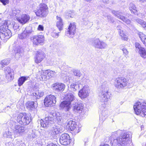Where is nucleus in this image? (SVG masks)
<instances>
[{
	"mask_svg": "<svg viewBox=\"0 0 146 146\" xmlns=\"http://www.w3.org/2000/svg\"><path fill=\"white\" fill-rule=\"evenodd\" d=\"M46 146H57V145L53 143H52L48 142V145Z\"/></svg>",
	"mask_w": 146,
	"mask_h": 146,
	"instance_id": "obj_56",
	"label": "nucleus"
},
{
	"mask_svg": "<svg viewBox=\"0 0 146 146\" xmlns=\"http://www.w3.org/2000/svg\"><path fill=\"white\" fill-rule=\"evenodd\" d=\"M107 17H108V19H109L111 17L110 16H107Z\"/></svg>",
	"mask_w": 146,
	"mask_h": 146,
	"instance_id": "obj_63",
	"label": "nucleus"
},
{
	"mask_svg": "<svg viewBox=\"0 0 146 146\" xmlns=\"http://www.w3.org/2000/svg\"><path fill=\"white\" fill-rule=\"evenodd\" d=\"M76 33L75 23H70L68 28L66 31L65 35L70 38H73Z\"/></svg>",
	"mask_w": 146,
	"mask_h": 146,
	"instance_id": "obj_9",
	"label": "nucleus"
},
{
	"mask_svg": "<svg viewBox=\"0 0 146 146\" xmlns=\"http://www.w3.org/2000/svg\"><path fill=\"white\" fill-rule=\"evenodd\" d=\"M133 108L135 113L142 117L146 115V103L137 102L133 106Z\"/></svg>",
	"mask_w": 146,
	"mask_h": 146,
	"instance_id": "obj_4",
	"label": "nucleus"
},
{
	"mask_svg": "<svg viewBox=\"0 0 146 146\" xmlns=\"http://www.w3.org/2000/svg\"><path fill=\"white\" fill-rule=\"evenodd\" d=\"M117 132H115L113 133H112V135H113L114 134H116Z\"/></svg>",
	"mask_w": 146,
	"mask_h": 146,
	"instance_id": "obj_62",
	"label": "nucleus"
},
{
	"mask_svg": "<svg viewBox=\"0 0 146 146\" xmlns=\"http://www.w3.org/2000/svg\"><path fill=\"white\" fill-rule=\"evenodd\" d=\"M14 134L17 136L22 135L25 132V127L21 125H16L13 129Z\"/></svg>",
	"mask_w": 146,
	"mask_h": 146,
	"instance_id": "obj_15",
	"label": "nucleus"
},
{
	"mask_svg": "<svg viewBox=\"0 0 146 146\" xmlns=\"http://www.w3.org/2000/svg\"><path fill=\"white\" fill-rule=\"evenodd\" d=\"M40 80L45 81L47 79V77L46 75L43 74V73L41 74L40 77Z\"/></svg>",
	"mask_w": 146,
	"mask_h": 146,
	"instance_id": "obj_49",
	"label": "nucleus"
},
{
	"mask_svg": "<svg viewBox=\"0 0 146 146\" xmlns=\"http://www.w3.org/2000/svg\"><path fill=\"white\" fill-rule=\"evenodd\" d=\"M130 134L131 136L128 135V137L129 136V139H128V144L129 143L130 146H133V143L131 142V139H130V138H131V133H130ZM130 135V134L128 133V135Z\"/></svg>",
	"mask_w": 146,
	"mask_h": 146,
	"instance_id": "obj_54",
	"label": "nucleus"
},
{
	"mask_svg": "<svg viewBox=\"0 0 146 146\" xmlns=\"http://www.w3.org/2000/svg\"><path fill=\"white\" fill-rule=\"evenodd\" d=\"M65 101H67L68 102H74L76 101V97L74 96V94L72 93H70L66 95L65 97Z\"/></svg>",
	"mask_w": 146,
	"mask_h": 146,
	"instance_id": "obj_22",
	"label": "nucleus"
},
{
	"mask_svg": "<svg viewBox=\"0 0 146 146\" xmlns=\"http://www.w3.org/2000/svg\"><path fill=\"white\" fill-rule=\"evenodd\" d=\"M36 137V135L35 132L33 131L32 133L30 135V137L31 138H35Z\"/></svg>",
	"mask_w": 146,
	"mask_h": 146,
	"instance_id": "obj_53",
	"label": "nucleus"
},
{
	"mask_svg": "<svg viewBox=\"0 0 146 146\" xmlns=\"http://www.w3.org/2000/svg\"><path fill=\"white\" fill-rule=\"evenodd\" d=\"M127 136L126 134H124L122 136H120L117 139H114L112 142L111 141L112 146H125L127 145Z\"/></svg>",
	"mask_w": 146,
	"mask_h": 146,
	"instance_id": "obj_6",
	"label": "nucleus"
},
{
	"mask_svg": "<svg viewBox=\"0 0 146 146\" xmlns=\"http://www.w3.org/2000/svg\"><path fill=\"white\" fill-rule=\"evenodd\" d=\"M107 82H105V84H102V90L99 95V99L100 102H107L111 95V93L109 90L108 85Z\"/></svg>",
	"mask_w": 146,
	"mask_h": 146,
	"instance_id": "obj_3",
	"label": "nucleus"
},
{
	"mask_svg": "<svg viewBox=\"0 0 146 146\" xmlns=\"http://www.w3.org/2000/svg\"><path fill=\"white\" fill-rule=\"evenodd\" d=\"M44 28L43 25H40L38 26L37 28L38 30L39 31H43L44 30Z\"/></svg>",
	"mask_w": 146,
	"mask_h": 146,
	"instance_id": "obj_55",
	"label": "nucleus"
},
{
	"mask_svg": "<svg viewBox=\"0 0 146 146\" xmlns=\"http://www.w3.org/2000/svg\"><path fill=\"white\" fill-rule=\"evenodd\" d=\"M129 9L131 13L135 14H137V11L135 5L132 3H131L129 5Z\"/></svg>",
	"mask_w": 146,
	"mask_h": 146,
	"instance_id": "obj_35",
	"label": "nucleus"
},
{
	"mask_svg": "<svg viewBox=\"0 0 146 146\" xmlns=\"http://www.w3.org/2000/svg\"><path fill=\"white\" fill-rule=\"evenodd\" d=\"M92 45L95 48L98 49L105 48L107 46L105 42L100 40L99 38L93 40L92 42Z\"/></svg>",
	"mask_w": 146,
	"mask_h": 146,
	"instance_id": "obj_11",
	"label": "nucleus"
},
{
	"mask_svg": "<svg viewBox=\"0 0 146 146\" xmlns=\"http://www.w3.org/2000/svg\"><path fill=\"white\" fill-rule=\"evenodd\" d=\"M51 35L53 37L55 38H57L58 36V33L54 32H52L51 33Z\"/></svg>",
	"mask_w": 146,
	"mask_h": 146,
	"instance_id": "obj_52",
	"label": "nucleus"
},
{
	"mask_svg": "<svg viewBox=\"0 0 146 146\" xmlns=\"http://www.w3.org/2000/svg\"><path fill=\"white\" fill-rule=\"evenodd\" d=\"M56 26L60 31H61L62 30L63 27L62 20L60 17L57 16H56Z\"/></svg>",
	"mask_w": 146,
	"mask_h": 146,
	"instance_id": "obj_27",
	"label": "nucleus"
},
{
	"mask_svg": "<svg viewBox=\"0 0 146 146\" xmlns=\"http://www.w3.org/2000/svg\"><path fill=\"white\" fill-rule=\"evenodd\" d=\"M10 108V107H9V106H7V107H6V108H5V110H6V109H7V108Z\"/></svg>",
	"mask_w": 146,
	"mask_h": 146,
	"instance_id": "obj_61",
	"label": "nucleus"
},
{
	"mask_svg": "<svg viewBox=\"0 0 146 146\" xmlns=\"http://www.w3.org/2000/svg\"><path fill=\"white\" fill-rule=\"evenodd\" d=\"M76 126L75 121L72 120H70L67 123V127H68L69 130L72 131L74 130Z\"/></svg>",
	"mask_w": 146,
	"mask_h": 146,
	"instance_id": "obj_25",
	"label": "nucleus"
},
{
	"mask_svg": "<svg viewBox=\"0 0 146 146\" xmlns=\"http://www.w3.org/2000/svg\"><path fill=\"white\" fill-rule=\"evenodd\" d=\"M48 7L45 4H41L40 5L39 8L35 12L37 16L43 17L46 16L48 13Z\"/></svg>",
	"mask_w": 146,
	"mask_h": 146,
	"instance_id": "obj_7",
	"label": "nucleus"
},
{
	"mask_svg": "<svg viewBox=\"0 0 146 146\" xmlns=\"http://www.w3.org/2000/svg\"><path fill=\"white\" fill-rule=\"evenodd\" d=\"M29 35L24 31L21 34L19 35V37L20 39H23L28 38Z\"/></svg>",
	"mask_w": 146,
	"mask_h": 146,
	"instance_id": "obj_36",
	"label": "nucleus"
},
{
	"mask_svg": "<svg viewBox=\"0 0 146 146\" xmlns=\"http://www.w3.org/2000/svg\"><path fill=\"white\" fill-rule=\"evenodd\" d=\"M44 94V93L38 90L32 93L31 95L34 96V98L36 99H39L40 97L42 96Z\"/></svg>",
	"mask_w": 146,
	"mask_h": 146,
	"instance_id": "obj_29",
	"label": "nucleus"
},
{
	"mask_svg": "<svg viewBox=\"0 0 146 146\" xmlns=\"http://www.w3.org/2000/svg\"><path fill=\"white\" fill-rule=\"evenodd\" d=\"M112 13L114 14L115 16L117 17L118 18L120 19L121 20L123 21L124 22L128 24L127 19L126 18H125L124 17L121 16L120 14V12L118 11H116L114 10L112 11Z\"/></svg>",
	"mask_w": 146,
	"mask_h": 146,
	"instance_id": "obj_24",
	"label": "nucleus"
},
{
	"mask_svg": "<svg viewBox=\"0 0 146 146\" xmlns=\"http://www.w3.org/2000/svg\"><path fill=\"white\" fill-rule=\"evenodd\" d=\"M56 97L52 95L47 96L44 99V103L45 106L47 107L54 106L56 102Z\"/></svg>",
	"mask_w": 146,
	"mask_h": 146,
	"instance_id": "obj_8",
	"label": "nucleus"
},
{
	"mask_svg": "<svg viewBox=\"0 0 146 146\" xmlns=\"http://www.w3.org/2000/svg\"><path fill=\"white\" fill-rule=\"evenodd\" d=\"M7 22L3 21L0 23V39L2 40H7L11 36L10 31L8 29Z\"/></svg>",
	"mask_w": 146,
	"mask_h": 146,
	"instance_id": "obj_2",
	"label": "nucleus"
},
{
	"mask_svg": "<svg viewBox=\"0 0 146 146\" xmlns=\"http://www.w3.org/2000/svg\"><path fill=\"white\" fill-rule=\"evenodd\" d=\"M29 76H22L19 78L18 80V85L19 86H21L22 85L24 82L29 78Z\"/></svg>",
	"mask_w": 146,
	"mask_h": 146,
	"instance_id": "obj_30",
	"label": "nucleus"
},
{
	"mask_svg": "<svg viewBox=\"0 0 146 146\" xmlns=\"http://www.w3.org/2000/svg\"><path fill=\"white\" fill-rule=\"evenodd\" d=\"M30 19V17L27 15H23L20 19L19 18L18 20L19 22L23 24L26 23Z\"/></svg>",
	"mask_w": 146,
	"mask_h": 146,
	"instance_id": "obj_26",
	"label": "nucleus"
},
{
	"mask_svg": "<svg viewBox=\"0 0 146 146\" xmlns=\"http://www.w3.org/2000/svg\"><path fill=\"white\" fill-rule=\"evenodd\" d=\"M136 22L140 25L144 29L146 27V23L143 20L139 19H137L136 20Z\"/></svg>",
	"mask_w": 146,
	"mask_h": 146,
	"instance_id": "obj_39",
	"label": "nucleus"
},
{
	"mask_svg": "<svg viewBox=\"0 0 146 146\" xmlns=\"http://www.w3.org/2000/svg\"><path fill=\"white\" fill-rule=\"evenodd\" d=\"M80 84L78 82H74L71 84L70 85V87L72 88V90L74 91H76V90L78 89L80 86Z\"/></svg>",
	"mask_w": 146,
	"mask_h": 146,
	"instance_id": "obj_33",
	"label": "nucleus"
},
{
	"mask_svg": "<svg viewBox=\"0 0 146 146\" xmlns=\"http://www.w3.org/2000/svg\"><path fill=\"white\" fill-rule=\"evenodd\" d=\"M89 21L87 20H85L84 22V23L85 25H87L89 22Z\"/></svg>",
	"mask_w": 146,
	"mask_h": 146,
	"instance_id": "obj_58",
	"label": "nucleus"
},
{
	"mask_svg": "<svg viewBox=\"0 0 146 146\" xmlns=\"http://www.w3.org/2000/svg\"><path fill=\"white\" fill-rule=\"evenodd\" d=\"M52 88L53 90L56 92H62L65 89V86L63 84L56 83L52 85Z\"/></svg>",
	"mask_w": 146,
	"mask_h": 146,
	"instance_id": "obj_19",
	"label": "nucleus"
},
{
	"mask_svg": "<svg viewBox=\"0 0 146 146\" xmlns=\"http://www.w3.org/2000/svg\"><path fill=\"white\" fill-rule=\"evenodd\" d=\"M24 31L29 35L33 32L32 28L30 26L26 27Z\"/></svg>",
	"mask_w": 146,
	"mask_h": 146,
	"instance_id": "obj_43",
	"label": "nucleus"
},
{
	"mask_svg": "<svg viewBox=\"0 0 146 146\" xmlns=\"http://www.w3.org/2000/svg\"><path fill=\"white\" fill-rule=\"evenodd\" d=\"M121 37V39L124 40H127V35L123 33V31H121L119 33Z\"/></svg>",
	"mask_w": 146,
	"mask_h": 146,
	"instance_id": "obj_46",
	"label": "nucleus"
},
{
	"mask_svg": "<svg viewBox=\"0 0 146 146\" xmlns=\"http://www.w3.org/2000/svg\"><path fill=\"white\" fill-rule=\"evenodd\" d=\"M89 80L84 76L80 81H78V83L80 85H83L86 84L89 82Z\"/></svg>",
	"mask_w": 146,
	"mask_h": 146,
	"instance_id": "obj_41",
	"label": "nucleus"
},
{
	"mask_svg": "<svg viewBox=\"0 0 146 146\" xmlns=\"http://www.w3.org/2000/svg\"><path fill=\"white\" fill-rule=\"evenodd\" d=\"M100 146H110L108 144H105L103 145H100Z\"/></svg>",
	"mask_w": 146,
	"mask_h": 146,
	"instance_id": "obj_60",
	"label": "nucleus"
},
{
	"mask_svg": "<svg viewBox=\"0 0 146 146\" xmlns=\"http://www.w3.org/2000/svg\"><path fill=\"white\" fill-rule=\"evenodd\" d=\"M89 86L85 85L79 92L78 95L82 98H86L88 95Z\"/></svg>",
	"mask_w": 146,
	"mask_h": 146,
	"instance_id": "obj_17",
	"label": "nucleus"
},
{
	"mask_svg": "<svg viewBox=\"0 0 146 146\" xmlns=\"http://www.w3.org/2000/svg\"><path fill=\"white\" fill-rule=\"evenodd\" d=\"M56 122L58 125H54V123L53 117L50 116L46 117L40 121L41 126L43 128H47L53 126L50 129V133L51 138L53 139H56L58 134L62 133L64 129V128L59 125L62 121V117L58 115V114H56Z\"/></svg>",
	"mask_w": 146,
	"mask_h": 146,
	"instance_id": "obj_1",
	"label": "nucleus"
},
{
	"mask_svg": "<svg viewBox=\"0 0 146 146\" xmlns=\"http://www.w3.org/2000/svg\"><path fill=\"white\" fill-rule=\"evenodd\" d=\"M141 129H142L143 128V125H141Z\"/></svg>",
	"mask_w": 146,
	"mask_h": 146,
	"instance_id": "obj_64",
	"label": "nucleus"
},
{
	"mask_svg": "<svg viewBox=\"0 0 146 146\" xmlns=\"http://www.w3.org/2000/svg\"><path fill=\"white\" fill-rule=\"evenodd\" d=\"M65 15L66 17L68 18L69 17L72 18L74 17V13L70 10H68L65 13Z\"/></svg>",
	"mask_w": 146,
	"mask_h": 146,
	"instance_id": "obj_42",
	"label": "nucleus"
},
{
	"mask_svg": "<svg viewBox=\"0 0 146 146\" xmlns=\"http://www.w3.org/2000/svg\"><path fill=\"white\" fill-rule=\"evenodd\" d=\"M36 56L35 57V62L38 64L40 62L44 57V52L41 51H37L36 53Z\"/></svg>",
	"mask_w": 146,
	"mask_h": 146,
	"instance_id": "obj_20",
	"label": "nucleus"
},
{
	"mask_svg": "<svg viewBox=\"0 0 146 146\" xmlns=\"http://www.w3.org/2000/svg\"><path fill=\"white\" fill-rule=\"evenodd\" d=\"M115 87L118 89L122 88L126 86L127 84V80L123 77H119L115 80Z\"/></svg>",
	"mask_w": 146,
	"mask_h": 146,
	"instance_id": "obj_10",
	"label": "nucleus"
},
{
	"mask_svg": "<svg viewBox=\"0 0 146 146\" xmlns=\"http://www.w3.org/2000/svg\"><path fill=\"white\" fill-rule=\"evenodd\" d=\"M122 51L124 55L126 58H127V57L128 54V51L127 50L124 48H123Z\"/></svg>",
	"mask_w": 146,
	"mask_h": 146,
	"instance_id": "obj_51",
	"label": "nucleus"
},
{
	"mask_svg": "<svg viewBox=\"0 0 146 146\" xmlns=\"http://www.w3.org/2000/svg\"><path fill=\"white\" fill-rule=\"evenodd\" d=\"M70 137L67 133L62 134L60 137L59 141L60 144L64 145H67L70 143Z\"/></svg>",
	"mask_w": 146,
	"mask_h": 146,
	"instance_id": "obj_14",
	"label": "nucleus"
},
{
	"mask_svg": "<svg viewBox=\"0 0 146 146\" xmlns=\"http://www.w3.org/2000/svg\"><path fill=\"white\" fill-rule=\"evenodd\" d=\"M64 117L66 119L68 120L69 119H72L73 118V115L70 112H68L64 115Z\"/></svg>",
	"mask_w": 146,
	"mask_h": 146,
	"instance_id": "obj_45",
	"label": "nucleus"
},
{
	"mask_svg": "<svg viewBox=\"0 0 146 146\" xmlns=\"http://www.w3.org/2000/svg\"><path fill=\"white\" fill-rule=\"evenodd\" d=\"M0 1L4 5H5L9 4V0H0Z\"/></svg>",
	"mask_w": 146,
	"mask_h": 146,
	"instance_id": "obj_50",
	"label": "nucleus"
},
{
	"mask_svg": "<svg viewBox=\"0 0 146 146\" xmlns=\"http://www.w3.org/2000/svg\"><path fill=\"white\" fill-rule=\"evenodd\" d=\"M86 140H84V145L86 146V144H87V143L88 142V140L86 139Z\"/></svg>",
	"mask_w": 146,
	"mask_h": 146,
	"instance_id": "obj_59",
	"label": "nucleus"
},
{
	"mask_svg": "<svg viewBox=\"0 0 146 146\" xmlns=\"http://www.w3.org/2000/svg\"><path fill=\"white\" fill-rule=\"evenodd\" d=\"M73 108L74 111L82 110L83 108V104L82 102H78L77 103L74 102L73 103Z\"/></svg>",
	"mask_w": 146,
	"mask_h": 146,
	"instance_id": "obj_23",
	"label": "nucleus"
},
{
	"mask_svg": "<svg viewBox=\"0 0 146 146\" xmlns=\"http://www.w3.org/2000/svg\"><path fill=\"white\" fill-rule=\"evenodd\" d=\"M31 120V115L26 113H20L17 117V121L20 124L23 125H27Z\"/></svg>",
	"mask_w": 146,
	"mask_h": 146,
	"instance_id": "obj_5",
	"label": "nucleus"
},
{
	"mask_svg": "<svg viewBox=\"0 0 146 146\" xmlns=\"http://www.w3.org/2000/svg\"><path fill=\"white\" fill-rule=\"evenodd\" d=\"M23 50L20 46L17 45L13 48V55L15 58L18 59L23 54Z\"/></svg>",
	"mask_w": 146,
	"mask_h": 146,
	"instance_id": "obj_13",
	"label": "nucleus"
},
{
	"mask_svg": "<svg viewBox=\"0 0 146 146\" xmlns=\"http://www.w3.org/2000/svg\"><path fill=\"white\" fill-rule=\"evenodd\" d=\"M13 29L15 33H17L20 30L19 26L18 24H15L13 25Z\"/></svg>",
	"mask_w": 146,
	"mask_h": 146,
	"instance_id": "obj_44",
	"label": "nucleus"
},
{
	"mask_svg": "<svg viewBox=\"0 0 146 146\" xmlns=\"http://www.w3.org/2000/svg\"><path fill=\"white\" fill-rule=\"evenodd\" d=\"M3 136L6 138H11V133L9 131H5L3 134Z\"/></svg>",
	"mask_w": 146,
	"mask_h": 146,
	"instance_id": "obj_48",
	"label": "nucleus"
},
{
	"mask_svg": "<svg viewBox=\"0 0 146 146\" xmlns=\"http://www.w3.org/2000/svg\"><path fill=\"white\" fill-rule=\"evenodd\" d=\"M135 46L136 52H138L142 57L145 58L146 51L145 48L141 47V45L138 42H136Z\"/></svg>",
	"mask_w": 146,
	"mask_h": 146,
	"instance_id": "obj_16",
	"label": "nucleus"
},
{
	"mask_svg": "<svg viewBox=\"0 0 146 146\" xmlns=\"http://www.w3.org/2000/svg\"><path fill=\"white\" fill-rule=\"evenodd\" d=\"M10 59L9 58L5 59L2 60L0 63V66L1 68H2L4 65L8 64L10 62Z\"/></svg>",
	"mask_w": 146,
	"mask_h": 146,
	"instance_id": "obj_38",
	"label": "nucleus"
},
{
	"mask_svg": "<svg viewBox=\"0 0 146 146\" xmlns=\"http://www.w3.org/2000/svg\"><path fill=\"white\" fill-rule=\"evenodd\" d=\"M139 36L143 44L146 46V35L140 32L139 33Z\"/></svg>",
	"mask_w": 146,
	"mask_h": 146,
	"instance_id": "obj_34",
	"label": "nucleus"
},
{
	"mask_svg": "<svg viewBox=\"0 0 146 146\" xmlns=\"http://www.w3.org/2000/svg\"><path fill=\"white\" fill-rule=\"evenodd\" d=\"M103 2L106 4H108L109 3V0H102Z\"/></svg>",
	"mask_w": 146,
	"mask_h": 146,
	"instance_id": "obj_57",
	"label": "nucleus"
},
{
	"mask_svg": "<svg viewBox=\"0 0 146 146\" xmlns=\"http://www.w3.org/2000/svg\"><path fill=\"white\" fill-rule=\"evenodd\" d=\"M106 104L105 103H104L101 105L99 107L100 109L99 112L100 113H102V112L107 113L108 111L106 110Z\"/></svg>",
	"mask_w": 146,
	"mask_h": 146,
	"instance_id": "obj_37",
	"label": "nucleus"
},
{
	"mask_svg": "<svg viewBox=\"0 0 146 146\" xmlns=\"http://www.w3.org/2000/svg\"><path fill=\"white\" fill-rule=\"evenodd\" d=\"M73 72L74 75L77 77H80L82 75L80 71L78 70H74Z\"/></svg>",
	"mask_w": 146,
	"mask_h": 146,
	"instance_id": "obj_47",
	"label": "nucleus"
},
{
	"mask_svg": "<svg viewBox=\"0 0 146 146\" xmlns=\"http://www.w3.org/2000/svg\"><path fill=\"white\" fill-rule=\"evenodd\" d=\"M36 104L34 102H28L26 104V106L29 110H32L35 109Z\"/></svg>",
	"mask_w": 146,
	"mask_h": 146,
	"instance_id": "obj_28",
	"label": "nucleus"
},
{
	"mask_svg": "<svg viewBox=\"0 0 146 146\" xmlns=\"http://www.w3.org/2000/svg\"><path fill=\"white\" fill-rule=\"evenodd\" d=\"M13 15L17 18H19L20 16L21 15L20 11L18 9H15L13 11Z\"/></svg>",
	"mask_w": 146,
	"mask_h": 146,
	"instance_id": "obj_40",
	"label": "nucleus"
},
{
	"mask_svg": "<svg viewBox=\"0 0 146 146\" xmlns=\"http://www.w3.org/2000/svg\"><path fill=\"white\" fill-rule=\"evenodd\" d=\"M6 77L8 81H11L14 78L13 70L9 67H6L4 70Z\"/></svg>",
	"mask_w": 146,
	"mask_h": 146,
	"instance_id": "obj_18",
	"label": "nucleus"
},
{
	"mask_svg": "<svg viewBox=\"0 0 146 146\" xmlns=\"http://www.w3.org/2000/svg\"><path fill=\"white\" fill-rule=\"evenodd\" d=\"M100 113L99 123L100 124L102 125L107 117V113L102 112V113Z\"/></svg>",
	"mask_w": 146,
	"mask_h": 146,
	"instance_id": "obj_31",
	"label": "nucleus"
},
{
	"mask_svg": "<svg viewBox=\"0 0 146 146\" xmlns=\"http://www.w3.org/2000/svg\"><path fill=\"white\" fill-rule=\"evenodd\" d=\"M71 106L70 102L64 101L62 102L60 105V107L66 111H69L71 108Z\"/></svg>",
	"mask_w": 146,
	"mask_h": 146,
	"instance_id": "obj_21",
	"label": "nucleus"
},
{
	"mask_svg": "<svg viewBox=\"0 0 146 146\" xmlns=\"http://www.w3.org/2000/svg\"><path fill=\"white\" fill-rule=\"evenodd\" d=\"M33 45L37 46L40 44L42 45L44 41V36L42 35H38L34 36L33 37Z\"/></svg>",
	"mask_w": 146,
	"mask_h": 146,
	"instance_id": "obj_12",
	"label": "nucleus"
},
{
	"mask_svg": "<svg viewBox=\"0 0 146 146\" xmlns=\"http://www.w3.org/2000/svg\"><path fill=\"white\" fill-rule=\"evenodd\" d=\"M55 72L50 70H45L43 72V74L46 75L47 77V79H49L51 78L52 76H53L55 75Z\"/></svg>",
	"mask_w": 146,
	"mask_h": 146,
	"instance_id": "obj_32",
	"label": "nucleus"
}]
</instances>
